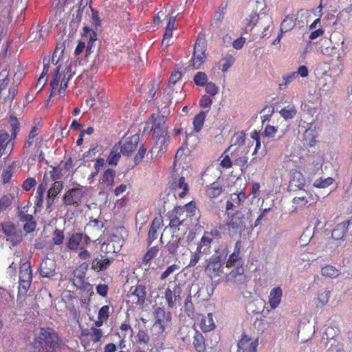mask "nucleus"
<instances>
[{
	"label": "nucleus",
	"instance_id": "1",
	"mask_svg": "<svg viewBox=\"0 0 352 352\" xmlns=\"http://www.w3.org/2000/svg\"><path fill=\"white\" fill-rule=\"evenodd\" d=\"M254 215L250 209L241 208L231 215H228L226 226L232 234L241 235L243 232L250 233L254 229Z\"/></svg>",
	"mask_w": 352,
	"mask_h": 352
},
{
	"label": "nucleus",
	"instance_id": "2",
	"mask_svg": "<svg viewBox=\"0 0 352 352\" xmlns=\"http://www.w3.org/2000/svg\"><path fill=\"white\" fill-rule=\"evenodd\" d=\"M58 338L52 329H41L34 340V348L38 352H57Z\"/></svg>",
	"mask_w": 352,
	"mask_h": 352
},
{
	"label": "nucleus",
	"instance_id": "3",
	"mask_svg": "<svg viewBox=\"0 0 352 352\" xmlns=\"http://www.w3.org/2000/svg\"><path fill=\"white\" fill-rule=\"evenodd\" d=\"M111 250L113 252H116L113 243H104L101 246L102 253L96 256L91 261V269L96 272L107 270L113 261V258L108 255Z\"/></svg>",
	"mask_w": 352,
	"mask_h": 352
},
{
	"label": "nucleus",
	"instance_id": "4",
	"mask_svg": "<svg viewBox=\"0 0 352 352\" xmlns=\"http://www.w3.org/2000/svg\"><path fill=\"white\" fill-rule=\"evenodd\" d=\"M85 193V187L80 185H77L76 186L69 189L65 192L63 197L64 204L65 206L79 205Z\"/></svg>",
	"mask_w": 352,
	"mask_h": 352
},
{
	"label": "nucleus",
	"instance_id": "5",
	"mask_svg": "<svg viewBox=\"0 0 352 352\" xmlns=\"http://www.w3.org/2000/svg\"><path fill=\"white\" fill-rule=\"evenodd\" d=\"M154 145L151 148V152L157 151V155H162L166 151V147L169 143V135L167 131H155L153 133Z\"/></svg>",
	"mask_w": 352,
	"mask_h": 352
},
{
	"label": "nucleus",
	"instance_id": "6",
	"mask_svg": "<svg viewBox=\"0 0 352 352\" xmlns=\"http://www.w3.org/2000/svg\"><path fill=\"white\" fill-rule=\"evenodd\" d=\"M187 243L184 239L173 235L166 245V249L171 255H184L188 250Z\"/></svg>",
	"mask_w": 352,
	"mask_h": 352
},
{
	"label": "nucleus",
	"instance_id": "7",
	"mask_svg": "<svg viewBox=\"0 0 352 352\" xmlns=\"http://www.w3.org/2000/svg\"><path fill=\"white\" fill-rule=\"evenodd\" d=\"M145 286L138 284L135 287H131L127 295L128 301L135 306H143L146 299Z\"/></svg>",
	"mask_w": 352,
	"mask_h": 352
},
{
	"label": "nucleus",
	"instance_id": "8",
	"mask_svg": "<svg viewBox=\"0 0 352 352\" xmlns=\"http://www.w3.org/2000/svg\"><path fill=\"white\" fill-rule=\"evenodd\" d=\"M140 137L138 134L129 137H124L117 144L120 148V152L123 155L129 156L138 147Z\"/></svg>",
	"mask_w": 352,
	"mask_h": 352
},
{
	"label": "nucleus",
	"instance_id": "9",
	"mask_svg": "<svg viewBox=\"0 0 352 352\" xmlns=\"http://www.w3.org/2000/svg\"><path fill=\"white\" fill-rule=\"evenodd\" d=\"M3 232L7 236L13 246L19 243L22 240L21 232L10 222H6L1 224Z\"/></svg>",
	"mask_w": 352,
	"mask_h": 352
},
{
	"label": "nucleus",
	"instance_id": "10",
	"mask_svg": "<svg viewBox=\"0 0 352 352\" xmlns=\"http://www.w3.org/2000/svg\"><path fill=\"white\" fill-rule=\"evenodd\" d=\"M258 345V338L253 339L243 333L238 342L237 352H256Z\"/></svg>",
	"mask_w": 352,
	"mask_h": 352
},
{
	"label": "nucleus",
	"instance_id": "11",
	"mask_svg": "<svg viewBox=\"0 0 352 352\" xmlns=\"http://www.w3.org/2000/svg\"><path fill=\"white\" fill-rule=\"evenodd\" d=\"M12 136L4 129L0 130V158L6 159L12 152L14 144L11 142Z\"/></svg>",
	"mask_w": 352,
	"mask_h": 352
},
{
	"label": "nucleus",
	"instance_id": "12",
	"mask_svg": "<svg viewBox=\"0 0 352 352\" xmlns=\"http://www.w3.org/2000/svg\"><path fill=\"white\" fill-rule=\"evenodd\" d=\"M305 179L302 173L298 170H293L290 173L288 188L290 191L301 190L305 186Z\"/></svg>",
	"mask_w": 352,
	"mask_h": 352
},
{
	"label": "nucleus",
	"instance_id": "13",
	"mask_svg": "<svg viewBox=\"0 0 352 352\" xmlns=\"http://www.w3.org/2000/svg\"><path fill=\"white\" fill-rule=\"evenodd\" d=\"M182 287L179 285H175L173 289L168 287L165 292V299L168 307H173L177 300H180Z\"/></svg>",
	"mask_w": 352,
	"mask_h": 352
},
{
	"label": "nucleus",
	"instance_id": "14",
	"mask_svg": "<svg viewBox=\"0 0 352 352\" xmlns=\"http://www.w3.org/2000/svg\"><path fill=\"white\" fill-rule=\"evenodd\" d=\"M247 199L245 194L241 192L238 194L233 193L230 195L226 202V209L227 211L241 208Z\"/></svg>",
	"mask_w": 352,
	"mask_h": 352
},
{
	"label": "nucleus",
	"instance_id": "15",
	"mask_svg": "<svg viewBox=\"0 0 352 352\" xmlns=\"http://www.w3.org/2000/svg\"><path fill=\"white\" fill-rule=\"evenodd\" d=\"M55 261L52 259L45 258L40 264V274L42 277H52L55 274Z\"/></svg>",
	"mask_w": 352,
	"mask_h": 352
},
{
	"label": "nucleus",
	"instance_id": "16",
	"mask_svg": "<svg viewBox=\"0 0 352 352\" xmlns=\"http://www.w3.org/2000/svg\"><path fill=\"white\" fill-rule=\"evenodd\" d=\"M226 279L228 282H234L237 284H243L246 282V277L244 274V269L242 266L237 267L228 274H226Z\"/></svg>",
	"mask_w": 352,
	"mask_h": 352
},
{
	"label": "nucleus",
	"instance_id": "17",
	"mask_svg": "<svg viewBox=\"0 0 352 352\" xmlns=\"http://www.w3.org/2000/svg\"><path fill=\"white\" fill-rule=\"evenodd\" d=\"M155 322L153 324V327L157 329L159 332H162L164 330V324L168 320L169 314H167L164 309L157 307L155 310Z\"/></svg>",
	"mask_w": 352,
	"mask_h": 352
},
{
	"label": "nucleus",
	"instance_id": "18",
	"mask_svg": "<svg viewBox=\"0 0 352 352\" xmlns=\"http://www.w3.org/2000/svg\"><path fill=\"white\" fill-rule=\"evenodd\" d=\"M283 297V290L280 287H275L270 290L268 296V303L271 309L277 308L280 304Z\"/></svg>",
	"mask_w": 352,
	"mask_h": 352
},
{
	"label": "nucleus",
	"instance_id": "19",
	"mask_svg": "<svg viewBox=\"0 0 352 352\" xmlns=\"http://www.w3.org/2000/svg\"><path fill=\"white\" fill-rule=\"evenodd\" d=\"M228 248L224 245H220L214 250V252L208 259V261L217 262L221 264L226 265V259L228 255Z\"/></svg>",
	"mask_w": 352,
	"mask_h": 352
},
{
	"label": "nucleus",
	"instance_id": "20",
	"mask_svg": "<svg viewBox=\"0 0 352 352\" xmlns=\"http://www.w3.org/2000/svg\"><path fill=\"white\" fill-rule=\"evenodd\" d=\"M226 267V264H221L217 262L208 261L206 270L208 273V274L212 277H217L221 276L222 274H224V268Z\"/></svg>",
	"mask_w": 352,
	"mask_h": 352
},
{
	"label": "nucleus",
	"instance_id": "21",
	"mask_svg": "<svg viewBox=\"0 0 352 352\" xmlns=\"http://www.w3.org/2000/svg\"><path fill=\"white\" fill-rule=\"evenodd\" d=\"M316 201V199L310 193H305V197H295L292 200V203L299 208L309 207Z\"/></svg>",
	"mask_w": 352,
	"mask_h": 352
},
{
	"label": "nucleus",
	"instance_id": "22",
	"mask_svg": "<svg viewBox=\"0 0 352 352\" xmlns=\"http://www.w3.org/2000/svg\"><path fill=\"white\" fill-rule=\"evenodd\" d=\"M82 241V233H72L68 238L66 242V245L68 249L72 251H76L78 248L81 246V241Z\"/></svg>",
	"mask_w": 352,
	"mask_h": 352
},
{
	"label": "nucleus",
	"instance_id": "23",
	"mask_svg": "<svg viewBox=\"0 0 352 352\" xmlns=\"http://www.w3.org/2000/svg\"><path fill=\"white\" fill-rule=\"evenodd\" d=\"M116 177V171L113 169L108 168L107 169L102 177V184L105 186L106 189L110 190L114 186V179Z\"/></svg>",
	"mask_w": 352,
	"mask_h": 352
},
{
	"label": "nucleus",
	"instance_id": "24",
	"mask_svg": "<svg viewBox=\"0 0 352 352\" xmlns=\"http://www.w3.org/2000/svg\"><path fill=\"white\" fill-rule=\"evenodd\" d=\"M175 195H177V196L180 198H183L188 192V185L185 182V178L184 177H181L178 182L175 183Z\"/></svg>",
	"mask_w": 352,
	"mask_h": 352
},
{
	"label": "nucleus",
	"instance_id": "25",
	"mask_svg": "<svg viewBox=\"0 0 352 352\" xmlns=\"http://www.w3.org/2000/svg\"><path fill=\"white\" fill-rule=\"evenodd\" d=\"M211 243L210 238L203 235L197 244V252L204 255H208L210 252Z\"/></svg>",
	"mask_w": 352,
	"mask_h": 352
},
{
	"label": "nucleus",
	"instance_id": "26",
	"mask_svg": "<svg viewBox=\"0 0 352 352\" xmlns=\"http://www.w3.org/2000/svg\"><path fill=\"white\" fill-rule=\"evenodd\" d=\"M83 40H88L86 45L85 56H89L93 52L95 47V43L97 41V34L95 32L92 31L89 35H84L82 36Z\"/></svg>",
	"mask_w": 352,
	"mask_h": 352
},
{
	"label": "nucleus",
	"instance_id": "27",
	"mask_svg": "<svg viewBox=\"0 0 352 352\" xmlns=\"http://www.w3.org/2000/svg\"><path fill=\"white\" fill-rule=\"evenodd\" d=\"M296 17L294 15H287L282 21L280 27L281 33L292 30L296 25Z\"/></svg>",
	"mask_w": 352,
	"mask_h": 352
},
{
	"label": "nucleus",
	"instance_id": "28",
	"mask_svg": "<svg viewBox=\"0 0 352 352\" xmlns=\"http://www.w3.org/2000/svg\"><path fill=\"white\" fill-rule=\"evenodd\" d=\"M16 164L15 162H13L10 165L7 166L5 169H3L1 173V182L3 184H9L12 181V177L14 173V170L16 168Z\"/></svg>",
	"mask_w": 352,
	"mask_h": 352
},
{
	"label": "nucleus",
	"instance_id": "29",
	"mask_svg": "<svg viewBox=\"0 0 352 352\" xmlns=\"http://www.w3.org/2000/svg\"><path fill=\"white\" fill-rule=\"evenodd\" d=\"M38 125L34 124L28 136L25 141L24 145H23V150L25 153H28L30 147L32 146V144L34 142V139L38 135Z\"/></svg>",
	"mask_w": 352,
	"mask_h": 352
},
{
	"label": "nucleus",
	"instance_id": "30",
	"mask_svg": "<svg viewBox=\"0 0 352 352\" xmlns=\"http://www.w3.org/2000/svg\"><path fill=\"white\" fill-rule=\"evenodd\" d=\"M121 153L119 146H118V144H115L107 159L108 164L116 166L121 157Z\"/></svg>",
	"mask_w": 352,
	"mask_h": 352
},
{
	"label": "nucleus",
	"instance_id": "31",
	"mask_svg": "<svg viewBox=\"0 0 352 352\" xmlns=\"http://www.w3.org/2000/svg\"><path fill=\"white\" fill-rule=\"evenodd\" d=\"M348 226V222H343L338 224L336 228L333 230L331 232V236L336 240L342 239L346 232Z\"/></svg>",
	"mask_w": 352,
	"mask_h": 352
},
{
	"label": "nucleus",
	"instance_id": "32",
	"mask_svg": "<svg viewBox=\"0 0 352 352\" xmlns=\"http://www.w3.org/2000/svg\"><path fill=\"white\" fill-rule=\"evenodd\" d=\"M193 346L197 352H204L206 349L205 340L203 335L196 331L193 336Z\"/></svg>",
	"mask_w": 352,
	"mask_h": 352
},
{
	"label": "nucleus",
	"instance_id": "33",
	"mask_svg": "<svg viewBox=\"0 0 352 352\" xmlns=\"http://www.w3.org/2000/svg\"><path fill=\"white\" fill-rule=\"evenodd\" d=\"M340 270L331 265H327L322 267L321 274L322 276L329 278H335L340 274Z\"/></svg>",
	"mask_w": 352,
	"mask_h": 352
},
{
	"label": "nucleus",
	"instance_id": "34",
	"mask_svg": "<svg viewBox=\"0 0 352 352\" xmlns=\"http://www.w3.org/2000/svg\"><path fill=\"white\" fill-rule=\"evenodd\" d=\"M151 120L153 122L152 129L153 131V133H155V131H167L166 128L164 126L165 123V116H158L157 117H155L154 114L151 116Z\"/></svg>",
	"mask_w": 352,
	"mask_h": 352
},
{
	"label": "nucleus",
	"instance_id": "35",
	"mask_svg": "<svg viewBox=\"0 0 352 352\" xmlns=\"http://www.w3.org/2000/svg\"><path fill=\"white\" fill-rule=\"evenodd\" d=\"M215 327L212 313L208 314L207 316L201 319V329L204 332H208L213 329Z\"/></svg>",
	"mask_w": 352,
	"mask_h": 352
},
{
	"label": "nucleus",
	"instance_id": "36",
	"mask_svg": "<svg viewBox=\"0 0 352 352\" xmlns=\"http://www.w3.org/2000/svg\"><path fill=\"white\" fill-rule=\"evenodd\" d=\"M279 113L285 120H289L295 117L297 113V109L294 104H289L283 107Z\"/></svg>",
	"mask_w": 352,
	"mask_h": 352
},
{
	"label": "nucleus",
	"instance_id": "37",
	"mask_svg": "<svg viewBox=\"0 0 352 352\" xmlns=\"http://www.w3.org/2000/svg\"><path fill=\"white\" fill-rule=\"evenodd\" d=\"M19 279H32V270L30 264L28 262H25L21 265L19 272Z\"/></svg>",
	"mask_w": 352,
	"mask_h": 352
},
{
	"label": "nucleus",
	"instance_id": "38",
	"mask_svg": "<svg viewBox=\"0 0 352 352\" xmlns=\"http://www.w3.org/2000/svg\"><path fill=\"white\" fill-rule=\"evenodd\" d=\"M206 58L205 54H193L192 58L190 60V65L193 69H199Z\"/></svg>",
	"mask_w": 352,
	"mask_h": 352
},
{
	"label": "nucleus",
	"instance_id": "39",
	"mask_svg": "<svg viewBox=\"0 0 352 352\" xmlns=\"http://www.w3.org/2000/svg\"><path fill=\"white\" fill-rule=\"evenodd\" d=\"M205 118L206 114L203 111L195 116L193 120L194 129L195 131L199 132L201 129Z\"/></svg>",
	"mask_w": 352,
	"mask_h": 352
},
{
	"label": "nucleus",
	"instance_id": "40",
	"mask_svg": "<svg viewBox=\"0 0 352 352\" xmlns=\"http://www.w3.org/2000/svg\"><path fill=\"white\" fill-rule=\"evenodd\" d=\"M222 192V188L216 184H212L206 190V195L210 198H216Z\"/></svg>",
	"mask_w": 352,
	"mask_h": 352
},
{
	"label": "nucleus",
	"instance_id": "41",
	"mask_svg": "<svg viewBox=\"0 0 352 352\" xmlns=\"http://www.w3.org/2000/svg\"><path fill=\"white\" fill-rule=\"evenodd\" d=\"M14 199V194L8 193L0 198V212L11 205Z\"/></svg>",
	"mask_w": 352,
	"mask_h": 352
},
{
	"label": "nucleus",
	"instance_id": "42",
	"mask_svg": "<svg viewBox=\"0 0 352 352\" xmlns=\"http://www.w3.org/2000/svg\"><path fill=\"white\" fill-rule=\"evenodd\" d=\"M296 78L297 76L294 72L284 74L282 76L284 82L279 84V89L281 90L285 89L287 85Z\"/></svg>",
	"mask_w": 352,
	"mask_h": 352
},
{
	"label": "nucleus",
	"instance_id": "43",
	"mask_svg": "<svg viewBox=\"0 0 352 352\" xmlns=\"http://www.w3.org/2000/svg\"><path fill=\"white\" fill-rule=\"evenodd\" d=\"M333 182V179L332 177H327L325 179L319 178L314 181L313 185L316 188H327L330 185H331Z\"/></svg>",
	"mask_w": 352,
	"mask_h": 352
},
{
	"label": "nucleus",
	"instance_id": "44",
	"mask_svg": "<svg viewBox=\"0 0 352 352\" xmlns=\"http://www.w3.org/2000/svg\"><path fill=\"white\" fill-rule=\"evenodd\" d=\"M234 58L231 55H228L226 57L221 58L220 60L221 70L223 72H227L228 69L234 64Z\"/></svg>",
	"mask_w": 352,
	"mask_h": 352
},
{
	"label": "nucleus",
	"instance_id": "45",
	"mask_svg": "<svg viewBox=\"0 0 352 352\" xmlns=\"http://www.w3.org/2000/svg\"><path fill=\"white\" fill-rule=\"evenodd\" d=\"M8 83V72L7 70H3L0 72V98L3 96L2 91L6 89Z\"/></svg>",
	"mask_w": 352,
	"mask_h": 352
},
{
	"label": "nucleus",
	"instance_id": "46",
	"mask_svg": "<svg viewBox=\"0 0 352 352\" xmlns=\"http://www.w3.org/2000/svg\"><path fill=\"white\" fill-rule=\"evenodd\" d=\"M193 80L196 85L199 87H204L208 82V76L206 74V73L202 72H198L195 75Z\"/></svg>",
	"mask_w": 352,
	"mask_h": 352
},
{
	"label": "nucleus",
	"instance_id": "47",
	"mask_svg": "<svg viewBox=\"0 0 352 352\" xmlns=\"http://www.w3.org/2000/svg\"><path fill=\"white\" fill-rule=\"evenodd\" d=\"M231 146H241L245 143V133L243 131H239L234 134L231 139Z\"/></svg>",
	"mask_w": 352,
	"mask_h": 352
},
{
	"label": "nucleus",
	"instance_id": "48",
	"mask_svg": "<svg viewBox=\"0 0 352 352\" xmlns=\"http://www.w3.org/2000/svg\"><path fill=\"white\" fill-rule=\"evenodd\" d=\"M45 190V186L43 184H41L36 190V205L38 207L42 206L43 202V195L44 192Z\"/></svg>",
	"mask_w": 352,
	"mask_h": 352
},
{
	"label": "nucleus",
	"instance_id": "49",
	"mask_svg": "<svg viewBox=\"0 0 352 352\" xmlns=\"http://www.w3.org/2000/svg\"><path fill=\"white\" fill-rule=\"evenodd\" d=\"M180 267L177 264H173L168 266L164 272H163L160 276L162 280H165L170 275L179 271Z\"/></svg>",
	"mask_w": 352,
	"mask_h": 352
},
{
	"label": "nucleus",
	"instance_id": "50",
	"mask_svg": "<svg viewBox=\"0 0 352 352\" xmlns=\"http://www.w3.org/2000/svg\"><path fill=\"white\" fill-rule=\"evenodd\" d=\"M206 45L205 41L203 39L198 38L194 46L193 54H205Z\"/></svg>",
	"mask_w": 352,
	"mask_h": 352
},
{
	"label": "nucleus",
	"instance_id": "51",
	"mask_svg": "<svg viewBox=\"0 0 352 352\" xmlns=\"http://www.w3.org/2000/svg\"><path fill=\"white\" fill-rule=\"evenodd\" d=\"M137 341L140 344H147L150 341V336L144 329H140L137 333Z\"/></svg>",
	"mask_w": 352,
	"mask_h": 352
},
{
	"label": "nucleus",
	"instance_id": "52",
	"mask_svg": "<svg viewBox=\"0 0 352 352\" xmlns=\"http://www.w3.org/2000/svg\"><path fill=\"white\" fill-rule=\"evenodd\" d=\"M90 331L89 336L91 341L94 343L98 342L103 336L102 330L96 327H91Z\"/></svg>",
	"mask_w": 352,
	"mask_h": 352
},
{
	"label": "nucleus",
	"instance_id": "53",
	"mask_svg": "<svg viewBox=\"0 0 352 352\" xmlns=\"http://www.w3.org/2000/svg\"><path fill=\"white\" fill-rule=\"evenodd\" d=\"M230 148V147H229L226 151H225L224 153L221 156V157H222L223 160H221L220 165L223 168H229L232 167V162L231 161V159L229 157V155L227 154V152L228 151V150Z\"/></svg>",
	"mask_w": 352,
	"mask_h": 352
},
{
	"label": "nucleus",
	"instance_id": "54",
	"mask_svg": "<svg viewBox=\"0 0 352 352\" xmlns=\"http://www.w3.org/2000/svg\"><path fill=\"white\" fill-rule=\"evenodd\" d=\"M60 66L56 67L55 73L52 76V81L51 82V87L53 90H56L61 80V75L59 73Z\"/></svg>",
	"mask_w": 352,
	"mask_h": 352
},
{
	"label": "nucleus",
	"instance_id": "55",
	"mask_svg": "<svg viewBox=\"0 0 352 352\" xmlns=\"http://www.w3.org/2000/svg\"><path fill=\"white\" fill-rule=\"evenodd\" d=\"M63 188V184L60 182H55L52 186L49 189L47 193L50 195V196L56 197L58 193H59Z\"/></svg>",
	"mask_w": 352,
	"mask_h": 352
},
{
	"label": "nucleus",
	"instance_id": "56",
	"mask_svg": "<svg viewBox=\"0 0 352 352\" xmlns=\"http://www.w3.org/2000/svg\"><path fill=\"white\" fill-rule=\"evenodd\" d=\"M239 250L234 252L229 256L228 259H226V267H230L232 265H234L239 260Z\"/></svg>",
	"mask_w": 352,
	"mask_h": 352
},
{
	"label": "nucleus",
	"instance_id": "57",
	"mask_svg": "<svg viewBox=\"0 0 352 352\" xmlns=\"http://www.w3.org/2000/svg\"><path fill=\"white\" fill-rule=\"evenodd\" d=\"M204 86L206 91L211 96H215L219 92V87L212 82H207Z\"/></svg>",
	"mask_w": 352,
	"mask_h": 352
},
{
	"label": "nucleus",
	"instance_id": "58",
	"mask_svg": "<svg viewBox=\"0 0 352 352\" xmlns=\"http://www.w3.org/2000/svg\"><path fill=\"white\" fill-rule=\"evenodd\" d=\"M329 298L330 291L325 289L318 294V300L322 304V305H324L329 302Z\"/></svg>",
	"mask_w": 352,
	"mask_h": 352
},
{
	"label": "nucleus",
	"instance_id": "59",
	"mask_svg": "<svg viewBox=\"0 0 352 352\" xmlns=\"http://www.w3.org/2000/svg\"><path fill=\"white\" fill-rule=\"evenodd\" d=\"M248 23L246 28H249L250 30L256 24L258 20V14L255 12L250 14L249 18L247 19Z\"/></svg>",
	"mask_w": 352,
	"mask_h": 352
},
{
	"label": "nucleus",
	"instance_id": "60",
	"mask_svg": "<svg viewBox=\"0 0 352 352\" xmlns=\"http://www.w3.org/2000/svg\"><path fill=\"white\" fill-rule=\"evenodd\" d=\"M204 236L207 238H210V241L212 242L214 239H219L221 238V232L217 228H213L209 232H205Z\"/></svg>",
	"mask_w": 352,
	"mask_h": 352
},
{
	"label": "nucleus",
	"instance_id": "61",
	"mask_svg": "<svg viewBox=\"0 0 352 352\" xmlns=\"http://www.w3.org/2000/svg\"><path fill=\"white\" fill-rule=\"evenodd\" d=\"M53 242L56 245H60L64 240V234L62 230L56 229L54 232Z\"/></svg>",
	"mask_w": 352,
	"mask_h": 352
},
{
	"label": "nucleus",
	"instance_id": "62",
	"mask_svg": "<svg viewBox=\"0 0 352 352\" xmlns=\"http://www.w3.org/2000/svg\"><path fill=\"white\" fill-rule=\"evenodd\" d=\"M72 77V74H69V76L66 77V75H64L63 78H61L60 84V89L58 91L59 95L61 96H65V91L67 87V83Z\"/></svg>",
	"mask_w": 352,
	"mask_h": 352
},
{
	"label": "nucleus",
	"instance_id": "63",
	"mask_svg": "<svg viewBox=\"0 0 352 352\" xmlns=\"http://www.w3.org/2000/svg\"><path fill=\"white\" fill-rule=\"evenodd\" d=\"M159 249L156 247L151 248L144 256V261L148 262L153 259L157 254Z\"/></svg>",
	"mask_w": 352,
	"mask_h": 352
},
{
	"label": "nucleus",
	"instance_id": "64",
	"mask_svg": "<svg viewBox=\"0 0 352 352\" xmlns=\"http://www.w3.org/2000/svg\"><path fill=\"white\" fill-rule=\"evenodd\" d=\"M276 131L277 129L275 126L267 124L265 126L262 135L268 138H274Z\"/></svg>",
	"mask_w": 352,
	"mask_h": 352
}]
</instances>
